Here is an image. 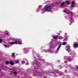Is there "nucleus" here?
Returning <instances> with one entry per match:
<instances>
[{"label":"nucleus","mask_w":78,"mask_h":78,"mask_svg":"<svg viewBox=\"0 0 78 78\" xmlns=\"http://www.w3.org/2000/svg\"><path fill=\"white\" fill-rule=\"evenodd\" d=\"M14 44H18V42L17 41H16L14 42Z\"/></svg>","instance_id":"nucleus-11"},{"label":"nucleus","mask_w":78,"mask_h":78,"mask_svg":"<svg viewBox=\"0 0 78 78\" xmlns=\"http://www.w3.org/2000/svg\"><path fill=\"white\" fill-rule=\"evenodd\" d=\"M65 2H63L61 4V6H63L64 5Z\"/></svg>","instance_id":"nucleus-13"},{"label":"nucleus","mask_w":78,"mask_h":78,"mask_svg":"<svg viewBox=\"0 0 78 78\" xmlns=\"http://www.w3.org/2000/svg\"><path fill=\"white\" fill-rule=\"evenodd\" d=\"M5 64L8 65L9 64V61H7L5 62Z\"/></svg>","instance_id":"nucleus-12"},{"label":"nucleus","mask_w":78,"mask_h":78,"mask_svg":"<svg viewBox=\"0 0 78 78\" xmlns=\"http://www.w3.org/2000/svg\"><path fill=\"white\" fill-rule=\"evenodd\" d=\"M78 45L77 43H75L74 44V47H75L76 48H78Z\"/></svg>","instance_id":"nucleus-5"},{"label":"nucleus","mask_w":78,"mask_h":78,"mask_svg":"<svg viewBox=\"0 0 78 78\" xmlns=\"http://www.w3.org/2000/svg\"><path fill=\"white\" fill-rule=\"evenodd\" d=\"M64 12H67V10H64Z\"/></svg>","instance_id":"nucleus-21"},{"label":"nucleus","mask_w":78,"mask_h":78,"mask_svg":"<svg viewBox=\"0 0 78 78\" xmlns=\"http://www.w3.org/2000/svg\"><path fill=\"white\" fill-rule=\"evenodd\" d=\"M76 68L77 69H78V66L76 67Z\"/></svg>","instance_id":"nucleus-28"},{"label":"nucleus","mask_w":78,"mask_h":78,"mask_svg":"<svg viewBox=\"0 0 78 78\" xmlns=\"http://www.w3.org/2000/svg\"><path fill=\"white\" fill-rule=\"evenodd\" d=\"M13 73H14V74L15 75H17V73L16 72H13Z\"/></svg>","instance_id":"nucleus-15"},{"label":"nucleus","mask_w":78,"mask_h":78,"mask_svg":"<svg viewBox=\"0 0 78 78\" xmlns=\"http://www.w3.org/2000/svg\"><path fill=\"white\" fill-rule=\"evenodd\" d=\"M25 62V61H23L22 62V64H23V62Z\"/></svg>","instance_id":"nucleus-27"},{"label":"nucleus","mask_w":78,"mask_h":78,"mask_svg":"<svg viewBox=\"0 0 78 78\" xmlns=\"http://www.w3.org/2000/svg\"><path fill=\"white\" fill-rule=\"evenodd\" d=\"M71 12V15H72L73 13V12H72V11H71V12Z\"/></svg>","instance_id":"nucleus-22"},{"label":"nucleus","mask_w":78,"mask_h":78,"mask_svg":"<svg viewBox=\"0 0 78 78\" xmlns=\"http://www.w3.org/2000/svg\"><path fill=\"white\" fill-rule=\"evenodd\" d=\"M70 55H71V56H70V57H72V58H73V55H74V53H71L70 54Z\"/></svg>","instance_id":"nucleus-8"},{"label":"nucleus","mask_w":78,"mask_h":78,"mask_svg":"<svg viewBox=\"0 0 78 78\" xmlns=\"http://www.w3.org/2000/svg\"><path fill=\"white\" fill-rule=\"evenodd\" d=\"M66 48L67 49V50H69V49H70V46L68 45L66 46Z\"/></svg>","instance_id":"nucleus-7"},{"label":"nucleus","mask_w":78,"mask_h":78,"mask_svg":"<svg viewBox=\"0 0 78 78\" xmlns=\"http://www.w3.org/2000/svg\"><path fill=\"white\" fill-rule=\"evenodd\" d=\"M68 53H69V51H68Z\"/></svg>","instance_id":"nucleus-30"},{"label":"nucleus","mask_w":78,"mask_h":78,"mask_svg":"<svg viewBox=\"0 0 78 78\" xmlns=\"http://www.w3.org/2000/svg\"><path fill=\"white\" fill-rule=\"evenodd\" d=\"M18 44L21 45V44H22V42H19V43H18Z\"/></svg>","instance_id":"nucleus-17"},{"label":"nucleus","mask_w":78,"mask_h":78,"mask_svg":"<svg viewBox=\"0 0 78 78\" xmlns=\"http://www.w3.org/2000/svg\"><path fill=\"white\" fill-rule=\"evenodd\" d=\"M9 64H10V65H12V66H14V62L12 61H10Z\"/></svg>","instance_id":"nucleus-2"},{"label":"nucleus","mask_w":78,"mask_h":78,"mask_svg":"<svg viewBox=\"0 0 78 78\" xmlns=\"http://www.w3.org/2000/svg\"><path fill=\"white\" fill-rule=\"evenodd\" d=\"M4 46L5 47H7V45L5 44H4Z\"/></svg>","instance_id":"nucleus-23"},{"label":"nucleus","mask_w":78,"mask_h":78,"mask_svg":"<svg viewBox=\"0 0 78 78\" xmlns=\"http://www.w3.org/2000/svg\"><path fill=\"white\" fill-rule=\"evenodd\" d=\"M12 56H13V57L14 56H15V53H12Z\"/></svg>","instance_id":"nucleus-10"},{"label":"nucleus","mask_w":78,"mask_h":78,"mask_svg":"<svg viewBox=\"0 0 78 78\" xmlns=\"http://www.w3.org/2000/svg\"><path fill=\"white\" fill-rule=\"evenodd\" d=\"M71 6L72 8H73V7H74V4H71Z\"/></svg>","instance_id":"nucleus-14"},{"label":"nucleus","mask_w":78,"mask_h":78,"mask_svg":"<svg viewBox=\"0 0 78 78\" xmlns=\"http://www.w3.org/2000/svg\"><path fill=\"white\" fill-rule=\"evenodd\" d=\"M5 35H8L9 34H8V33H5Z\"/></svg>","instance_id":"nucleus-24"},{"label":"nucleus","mask_w":78,"mask_h":78,"mask_svg":"<svg viewBox=\"0 0 78 78\" xmlns=\"http://www.w3.org/2000/svg\"><path fill=\"white\" fill-rule=\"evenodd\" d=\"M61 45H62V44H60L57 49V51H58L59 50L61 47Z\"/></svg>","instance_id":"nucleus-4"},{"label":"nucleus","mask_w":78,"mask_h":78,"mask_svg":"<svg viewBox=\"0 0 78 78\" xmlns=\"http://www.w3.org/2000/svg\"><path fill=\"white\" fill-rule=\"evenodd\" d=\"M75 3V2L74 1H72V4L74 5V4Z\"/></svg>","instance_id":"nucleus-19"},{"label":"nucleus","mask_w":78,"mask_h":78,"mask_svg":"<svg viewBox=\"0 0 78 78\" xmlns=\"http://www.w3.org/2000/svg\"><path fill=\"white\" fill-rule=\"evenodd\" d=\"M53 7L52 5H50L48 6H46L44 8L45 11H48V12H51V9H52V7Z\"/></svg>","instance_id":"nucleus-1"},{"label":"nucleus","mask_w":78,"mask_h":78,"mask_svg":"<svg viewBox=\"0 0 78 78\" xmlns=\"http://www.w3.org/2000/svg\"><path fill=\"white\" fill-rule=\"evenodd\" d=\"M66 44H67V43L66 42H63L62 43V45H66Z\"/></svg>","instance_id":"nucleus-9"},{"label":"nucleus","mask_w":78,"mask_h":78,"mask_svg":"<svg viewBox=\"0 0 78 78\" xmlns=\"http://www.w3.org/2000/svg\"><path fill=\"white\" fill-rule=\"evenodd\" d=\"M67 38H65L64 39V41H66V40H67Z\"/></svg>","instance_id":"nucleus-25"},{"label":"nucleus","mask_w":78,"mask_h":78,"mask_svg":"<svg viewBox=\"0 0 78 78\" xmlns=\"http://www.w3.org/2000/svg\"><path fill=\"white\" fill-rule=\"evenodd\" d=\"M10 44L12 45H14V43L13 42H11L10 43Z\"/></svg>","instance_id":"nucleus-16"},{"label":"nucleus","mask_w":78,"mask_h":78,"mask_svg":"<svg viewBox=\"0 0 78 78\" xmlns=\"http://www.w3.org/2000/svg\"><path fill=\"white\" fill-rule=\"evenodd\" d=\"M66 12L67 14H70V12H68V11H67V12Z\"/></svg>","instance_id":"nucleus-20"},{"label":"nucleus","mask_w":78,"mask_h":78,"mask_svg":"<svg viewBox=\"0 0 78 78\" xmlns=\"http://www.w3.org/2000/svg\"><path fill=\"white\" fill-rule=\"evenodd\" d=\"M9 47H10V45H9Z\"/></svg>","instance_id":"nucleus-29"},{"label":"nucleus","mask_w":78,"mask_h":78,"mask_svg":"<svg viewBox=\"0 0 78 78\" xmlns=\"http://www.w3.org/2000/svg\"><path fill=\"white\" fill-rule=\"evenodd\" d=\"M65 2L68 5H70V2L68 1H66Z\"/></svg>","instance_id":"nucleus-6"},{"label":"nucleus","mask_w":78,"mask_h":78,"mask_svg":"<svg viewBox=\"0 0 78 78\" xmlns=\"http://www.w3.org/2000/svg\"><path fill=\"white\" fill-rule=\"evenodd\" d=\"M58 35H57L56 36H53V38L54 39H58Z\"/></svg>","instance_id":"nucleus-3"},{"label":"nucleus","mask_w":78,"mask_h":78,"mask_svg":"<svg viewBox=\"0 0 78 78\" xmlns=\"http://www.w3.org/2000/svg\"><path fill=\"white\" fill-rule=\"evenodd\" d=\"M3 41L2 40V39H0V42H2Z\"/></svg>","instance_id":"nucleus-26"},{"label":"nucleus","mask_w":78,"mask_h":78,"mask_svg":"<svg viewBox=\"0 0 78 78\" xmlns=\"http://www.w3.org/2000/svg\"><path fill=\"white\" fill-rule=\"evenodd\" d=\"M15 62H16V63H18V64H19V61H15Z\"/></svg>","instance_id":"nucleus-18"}]
</instances>
